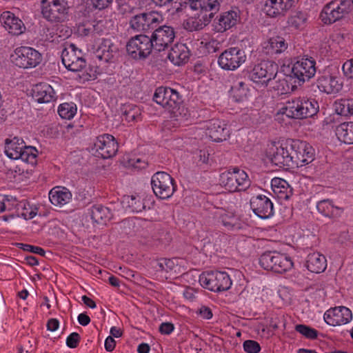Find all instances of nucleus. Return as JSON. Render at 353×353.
<instances>
[{
  "label": "nucleus",
  "mask_w": 353,
  "mask_h": 353,
  "mask_svg": "<svg viewBox=\"0 0 353 353\" xmlns=\"http://www.w3.org/2000/svg\"><path fill=\"white\" fill-rule=\"evenodd\" d=\"M318 88L321 92L334 94L339 92L343 88L341 79L333 76H323L318 79Z\"/></svg>",
  "instance_id": "cd10ccee"
},
{
  "label": "nucleus",
  "mask_w": 353,
  "mask_h": 353,
  "mask_svg": "<svg viewBox=\"0 0 353 353\" xmlns=\"http://www.w3.org/2000/svg\"><path fill=\"white\" fill-rule=\"evenodd\" d=\"M15 203H17L15 197L0 194V213L5 210H12Z\"/></svg>",
  "instance_id": "de8ad7c7"
},
{
  "label": "nucleus",
  "mask_w": 353,
  "mask_h": 353,
  "mask_svg": "<svg viewBox=\"0 0 353 353\" xmlns=\"http://www.w3.org/2000/svg\"><path fill=\"white\" fill-rule=\"evenodd\" d=\"M33 98L38 103H50L56 98L52 87L46 83H41L35 85L33 89Z\"/></svg>",
  "instance_id": "2f4dec72"
},
{
  "label": "nucleus",
  "mask_w": 353,
  "mask_h": 353,
  "mask_svg": "<svg viewBox=\"0 0 353 353\" xmlns=\"http://www.w3.org/2000/svg\"><path fill=\"white\" fill-rule=\"evenodd\" d=\"M246 61L245 52L239 47L225 50L219 57L218 64L224 70L234 71Z\"/></svg>",
  "instance_id": "4468645a"
},
{
  "label": "nucleus",
  "mask_w": 353,
  "mask_h": 353,
  "mask_svg": "<svg viewBox=\"0 0 353 353\" xmlns=\"http://www.w3.org/2000/svg\"><path fill=\"white\" fill-rule=\"evenodd\" d=\"M69 6L66 0H42L41 14L51 23L63 22L68 16Z\"/></svg>",
  "instance_id": "9b49d317"
},
{
  "label": "nucleus",
  "mask_w": 353,
  "mask_h": 353,
  "mask_svg": "<svg viewBox=\"0 0 353 353\" xmlns=\"http://www.w3.org/2000/svg\"><path fill=\"white\" fill-rule=\"evenodd\" d=\"M306 21V14L303 12L299 11L288 17V24L294 29H301L305 26Z\"/></svg>",
  "instance_id": "c03bdc74"
},
{
  "label": "nucleus",
  "mask_w": 353,
  "mask_h": 353,
  "mask_svg": "<svg viewBox=\"0 0 353 353\" xmlns=\"http://www.w3.org/2000/svg\"><path fill=\"white\" fill-rule=\"evenodd\" d=\"M342 71L345 77L353 79V59L347 60L343 64Z\"/></svg>",
  "instance_id": "864d4df0"
},
{
  "label": "nucleus",
  "mask_w": 353,
  "mask_h": 353,
  "mask_svg": "<svg viewBox=\"0 0 353 353\" xmlns=\"http://www.w3.org/2000/svg\"><path fill=\"white\" fill-rule=\"evenodd\" d=\"M163 16L157 12H150L136 15L130 20V26L137 31L152 30L162 23Z\"/></svg>",
  "instance_id": "f3484780"
},
{
  "label": "nucleus",
  "mask_w": 353,
  "mask_h": 353,
  "mask_svg": "<svg viewBox=\"0 0 353 353\" xmlns=\"http://www.w3.org/2000/svg\"><path fill=\"white\" fill-rule=\"evenodd\" d=\"M219 183L222 187L230 192L245 191L251 184L248 174L238 168L221 173Z\"/></svg>",
  "instance_id": "20e7f679"
},
{
  "label": "nucleus",
  "mask_w": 353,
  "mask_h": 353,
  "mask_svg": "<svg viewBox=\"0 0 353 353\" xmlns=\"http://www.w3.org/2000/svg\"><path fill=\"white\" fill-rule=\"evenodd\" d=\"M350 0H332L323 8L320 18L325 24H332L348 17L352 10Z\"/></svg>",
  "instance_id": "39448f33"
},
{
  "label": "nucleus",
  "mask_w": 353,
  "mask_h": 353,
  "mask_svg": "<svg viewBox=\"0 0 353 353\" xmlns=\"http://www.w3.org/2000/svg\"><path fill=\"white\" fill-rule=\"evenodd\" d=\"M117 150V142L112 135L108 134L98 137L92 148L94 154L103 159H108L114 156Z\"/></svg>",
  "instance_id": "6ab92c4d"
},
{
  "label": "nucleus",
  "mask_w": 353,
  "mask_h": 353,
  "mask_svg": "<svg viewBox=\"0 0 353 353\" xmlns=\"http://www.w3.org/2000/svg\"><path fill=\"white\" fill-rule=\"evenodd\" d=\"M129 163L132 167L138 169L145 168L148 165L147 161L141 157H134L131 159H130Z\"/></svg>",
  "instance_id": "6e6d98bb"
},
{
  "label": "nucleus",
  "mask_w": 353,
  "mask_h": 353,
  "mask_svg": "<svg viewBox=\"0 0 353 353\" xmlns=\"http://www.w3.org/2000/svg\"><path fill=\"white\" fill-rule=\"evenodd\" d=\"M214 216L228 229H232L236 224L237 219L234 213L224 209H216L214 212Z\"/></svg>",
  "instance_id": "ea45409f"
},
{
  "label": "nucleus",
  "mask_w": 353,
  "mask_h": 353,
  "mask_svg": "<svg viewBox=\"0 0 353 353\" xmlns=\"http://www.w3.org/2000/svg\"><path fill=\"white\" fill-rule=\"evenodd\" d=\"M90 216L93 221L102 223L110 219L112 213L109 208L101 205H96L92 207Z\"/></svg>",
  "instance_id": "79ce46f5"
},
{
  "label": "nucleus",
  "mask_w": 353,
  "mask_h": 353,
  "mask_svg": "<svg viewBox=\"0 0 353 353\" xmlns=\"http://www.w3.org/2000/svg\"><path fill=\"white\" fill-rule=\"evenodd\" d=\"M113 0H90L92 6L99 10H103L108 8Z\"/></svg>",
  "instance_id": "4d7b16f0"
},
{
  "label": "nucleus",
  "mask_w": 353,
  "mask_h": 353,
  "mask_svg": "<svg viewBox=\"0 0 353 353\" xmlns=\"http://www.w3.org/2000/svg\"><path fill=\"white\" fill-rule=\"evenodd\" d=\"M151 185L154 194L161 199L170 198L176 190L174 180L165 172H157L151 178Z\"/></svg>",
  "instance_id": "ddd939ff"
},
{
  "label": "nucleus",
  "mask_w": 353,
  "mask_h": 353,
  "mask_svg": "<svg viewBox=\"0 0 353 353\" xmlns=\"http://www.w3.org/2000/svg\"><path fill=\"white\" fill-rule=\"evenodd\" d=\"M325 323L331 326H340L347 324L352 319V311L345 306L331 307L323 315Z\"/></svg>",
  "instance_id": "4be33fe9"
},
{
  "label": "nucleus",
  "mask_w": 353,
  "mask_h": 353,
  "mask_svg": "<svg viewBox=\"0 0 353 353\" xmlns=\"http://www.w3.org/2000/svg\"><path fill=\"white\" fill-rule=\"evenodd\" d=\"M338 139L345 144H353V122H344L336 128Z\"/></svg>",
  "instance_id": "58836bf2"
},
{
  "label": "nucleus",
  "mask_w": 353,
  "mask_h": 353,
  "mask_svg": "<svg viewBox=\"0 0 353 353\" xmlns=\"http://www.w3.org/2000/svg\"><path fill=\"white\" fill-rule=\"evenodd\" d=\"M222 0H190V7L201 12L218 10Z\"/></svg>",
  "instance_id": "a19ab883"
},
{
  "label": "nucleus",
  "mask_w": 353,
  "mask_h": 353,
  "mask_svg": "<svg viewBox=\"0 0 353 353\" xmlns=\"http://www.w3.org/2000/svg\"><path fill=\"white\" fill-rule=\"evenodd\" d=\"M239 20V15L234 10L224 12L214 21V29L217 32H223L234 26Z\"/></svg>",
  "instance_id": "bb28decb"
},
{
  "label": "nucleus",
  "mask_w": 353,
  "mask_h": 353,
  "mask_svg": "<svg viewBox=\"0 0 353 353\" xmlns=\"http://www.w3.org/2000/svg\"><path fill=\"white\" fill-rule=\"evenodd\" d=\"M274 89L276 90L281 94H285L290 90L288 82L285 79H280L277 82L276 85L274 86Z\"/></svg>",
  "instance_id": "13d9d810"
},
{
  "label": "nucleus",
  "mask_w": 353,
  "mask_h": 353,
  "mask_svg": "<svg viewBox=\"0 0 353 353\" xmlns=\"http://www.w3.org/2000/svg\"><path fill=\"white\" fill-rule=\"evenodd\" d=\"M271 188L275 196L281 201H288L292 196V188L283 179L277 177L272 179L271 181Z\"/></svg>",
  "instance_id": "c85d7f7f"
},
{
  "label": "nucleus",
  "mask_w": 353,
  "mask_h": 353,
  "mask_svg": "<svg viewBox=\"0 0 353 353\" xmlns=\"http://www.w3.org/2000/svg\"><path fill=\"white\" fill-rule=\"evenodd\" d=\"M78 322L83 326H86L90 323V318L85 313H81L77 317Z\"/></svg>",
  "instance_id": "338daca9"
},
{
  "label": "nucleus",
  "mask_w": 353,
  "mask_h": 353,
  "mask_svg": "<svg viewBox=\"0 0 353 353\" xmlns=\"http://www.w3.org/2000/svg\"><path fill=\"white\" fill-rule=\"evenodd\" d=\"M14 208H16L17 216L26 220L34 218L38 212V208L26 200L20 201L17 200Z\"/></svg>",
  "instance_id": "c9c22d12"
},
{
  "label": "nucleus",
  "mask_w": 353,
  "mask_h": 353,
  "mask_svg": "<svg viewBox=\"0 0 353 353\" xmlns=\"http://www.w3.org/2000/svg\"><path fill=\"white\" fill-rule=\"evenodd\" d=\"M176 266V259H161L156 261L153 264V268L157 272H168L172 270Z\"/></svg>",
  "instance_id": "a18cd8bd"
},
{
  "label": "nucleus",
  "mask_w": 353,
  "mask_h": 353,
  "mask_svg": "<svg viewBox=\"0 0 353 353\" xmlns=\"http://www.w3.org/2000/svg\"><path fill=\"white\" fill-rule=\"evenodd\" d=\"M116 342L112 336L106 338L104 343L105 349L108 352H112L115 348Z\"/></svg>",
  "instance_id": "69168bd1"
},
{
  "label": "nucleus",
  "mask_w": 353,
  "mask_h": 353,
  "mask_svg": "<svg viewBox=\"0 0 353 353\" xmlns=\"http://www.w3.org/2000/svg\"><path fill=\"white\" fill-rule=\"evenodd\" d=\"M199 314L204 319H210L212 317V310L206 306H202L199 310Z\"/></svg>",
  "instance_id": "e2e57ef3"
},
{
  "label": "nucleus",
  "mask_w": 353,
  "mask_h": 353,
  "mask_svg": "<svg viewBox=\"0 0 353 353\" xmlns=\"http://www.w3.org/2000/svg\"><path fill=\"white\" fill-rule=\"evenodd\" d=\"M10 59L15 66L23 69H31L41 63L42 55L32 47L19 46L14 49Z\"/></svg>",
  "instance_id": "0eeeda50"
},
{
  "label": "nucleus",
  "mask_w": 353,
  "mask_h": 353,
  "mask_svg": "<svg viewBox=\"0 0 353 353\" xmlns=\"http://www.w3.org/2000/svg\"><path fill=\"white\" fill-rule=\"evenodd\" d=\"M81 300L85 305H86L88 307L92 309H94L97 307L95 302L85 295L82 296Z\"/></svg>",
  "instance_id": "774afa93"
},
{
  "label": "nucleus",
  "mask_w": 353,
  "mask_h": 353,
  "mask_svg": "<svg viewBox=\"0 0 353 353\" xmlns=\"http://www.w3.org/2000/svg\"><path fill=\"white\" fill-rule=\"evenodd\" d=\"M290 144L293 168L302 167L313 161L314 150L309 143L299 139H290Z\"/></svg>",
  "instance_id": "f8f14e48"
},
{
  "label": "nucleus",
  "mask_w": 353,
  "mask_h": 353,
  "mask_svg": "<svg viewBox=\"0 0 353 353\" xmlns=\"http://www.w3.org/2000/svg\"><path fill=\"white\" fill-rule=\"evenodd\" d=\"M153 99L157 103L171 112L178 108L182 102L179 93L174 89L168 87L157 88Z\"/></svg>",
  "instance_id": "dca6fc26"
},
{
  "label": "nucleus",
  "mask_w": 353,
  "mask_h": 353,
  "mask_svg": "<svg viewBox=\"0 0 353 353\" xmlns=\"http://www.w3.org/2000/svg\"><path fill=\"white\" fill-rule=\"evenodd\" d=\"M4 152L11 159H21L31 165L37 163L38 151L36 148L26 145L23 140L19 137L6 140Z\"/></svg>",
  "instance_id": "7ed1b4c3"
},
{
  "label": "nucleus",
  "mask_w": 353,
  "mask_h": 353,
  "mask_svg": "<svg viewBox=\"0 0 353 353\" xmlns=\"http://www.w3.org/2000/svg\"><path fill=\"white\" fill-rule=\"evenodd\" d=\"M296 332L310 339H315L318 336V331L305 325H297L295 327Z\"/></svg>",
  "instance_id": "09e8293b"
},
{
  "label": "nucleus",
  "mask_w": 353,
  "mask_h": 353,
  "mask_svg": "<svg viewBox=\"0 0 353 353\" xmlns=\"http://www.w3.org/2000/svg\"><path fill=\"white\" fill-rule=\"evenodd\" d=\"M80 342V335L77 332L71 333L66 339V345L70 348H75Z\"/></svg>",
  "instance_id": "5fc2aeb1"
},
{
  "label": "nucleus",
  "mask_w": 353,
  "mask_h": 353,
  "mask_svg": "<svg viewBox=\"0 0 353 353\" xmlns=\"http://www.w3.org/2000/svg\"><path fill=\"white\" fill-rule=\"evenodd\" d=\"M152 48L154 46L151 38L145 34L132 37L126 46L128 54L135 59L147 57L150 54Z\"/></svg>",
  "instance_id": "2eb2a0df"
},
{
  "label": "nucleus",
  "mask_w": 353,
  "mask_h": 353,
  "mask_svg": "<svg viewBox=\"0 0 353 353\" xmlns=\"http://www.w3.org/2000/svg\"><path fill=\"white\" fill-rule=\"evenodd\" d=\"M117 52V48L110 39H103L100 43L97 51L96 57L101 61L109 62L112 60Z\"/></svg>",
  "instance_id": "473e14b6"
},
{
  "label": "nucleus",
  "mask_w": 353,
  "mask_h": 353,
  "mask_svg": "<svg viewBox=\"0 0 353 353\" xmlns=\"http://www.w3.org/2000/svg\"><path fill=\"white\" fill-rule=\"evenodd\" d=\"M103 21H93L92 23L88 24L86 28L85 26L79 28V31H81L85 35H88L91 33L99 34L103 32Z\"/></svg>",
  "instance_id": "49530a36"
},
{
  "label": "nucleus",
  "mask_w": 353,
  "mask_h": 353,
  "mask_svg": "<svg viewBox=\"0 0 353 353\" xmlns=\"http://www.w3.org/2000/svg\"><path fill=\"white\" fill-rule=\"evenodd\" d=\"M230 97L236 102L244 101L250 96V90L248 85L243 81L235 82L231 87Z\"/></svg>",
  "instance_id": "e433bc0d"
},
{
  "label": "nucleus",
  "mask_w": 353,
  "mask_h": 353,
  "mask_svg": "<svg viewBox=\"0 0 353 353\" xmlns=\"http://www.w3.org/2000/svg\"><path fill=\"white\" fill-rule=\"evenodd\" d=\"M299 0H266L264 5V12L271 18L285 17L296 6Z\"/></svg>",
  "instance_id": "aec40b11"
},
{
  "label": "nucleus",
  "mask_w": 353,
  "mask_h": 353,
  "mask_svg": "<svg viewBox=\"0 0 353 353\" xmlns=\"http://www.w3.org/2000/svg\"><path fill=\"white\" fill-rule=\"evenodd\" d=\"M306 267L311 272L321 273L327 268L326 258L319 252L310 253L307 257Z\"/></svg>",
  "instance_id": "72a5a7b5"
},
{
  "label": "nucleus",
  "mask_w": 353,
  "mask_h": 353,
  "mask_svg": "<svg viewBox=\"0 0 353 353\" xmlns=\"http://www.w3.org/2000/svg\"><path fill=\"white\" fill-rule=\"evenodd\" d=\"M47 330L50 332H54L58 330L59 327V321L57 319H50L47 322Z\"/></svg>",
  "instance_id": "0e129e2a"
},
{
  "label": "nucleus",
  "mask_w": 353,
  "mask_h": 353,
  "mask_svg": "<svg viewBox=\"0 0 353 353\" xmlns=\"http://www.w3.org/2000/svg\"><path fill=\"white\" fill-rule=\"evenodd\" d=\"M201 43H204L202 41ZM219 42L214 39H210L208 41L205 42V46L209 52H214L219 48Z\"/></svg>",
  "instance_id": "bf43d9fd"
},
{
  "label": "nucleus",
  "mask_w": 353,
  "mask_h": 353,
  "mask_svg": "<svg viewBox=\"0 0 353 353\" xmlns=\"http://www.w3.org/2000/svg\"><path fill=\"white\" fill-rule=\"evenodd\" d=\"M316 72V61L312 57L302 58L296 61L292 68V76L299 83L309 81L315 75Z\"/></svg>",
  "instance_id": "a211bd4d"
},
{
  "label": "nucleus",
  "mask_w": 353,
  "mask_h": 353,
  "mask_svg": "<svg viewBox=\"0 0 353 353\" xmlns=\"http://www.w3.org/2000/svg\"><path fill=\"white\" fill-rule=\"evenodd\" d=\"M201 25L200 22L193 17L188 18L183 23L184 28L190 32L197 30L199 29Z\"/></svg>",
  "instance_id": "603ef678"
},
{
  "label": "nucleus",
  "mask_w": 353,
  "mask_h": 353,
  "mask_svg": "<svg viewBox=\"0 0 353 353\" xmlns=\"http://www.w3.org/2000/svg\"><path fill=\"white\" fill-rule=\"evenodd\" d=\"M174 330V325L171 323H163L159 327V331L163 334H170Z\"/></svg>",
  "instance_id": "680f3d73"
},
{
  "label": "nucleus",
  "mask_w": 353,
  "mask_h": 353,
  "mask_svg": "<svg viewBox=\"0 0 353 353\" xmlns=\"http://www.w3.org/2000/svg\"><path fill=\"white\" fill-rule=\"evenodd\" d=\"M243 349L248 353H259L261 350V347L258 342L248 340L243 343Z\"/></svg>",
  "instance_id": "3c124183"
},
{
  "label": "nucleus",
  "mask_w": 353,
  "mask_h": 353,
  "mask_svg": "<svg viewBox=\"0 0 353 353\" xmlns=\"http://www.w3.org/2000/svg\"><path fill=\"white\" fill-rule=\"evenodd\" d=\"M174 37L175 32L173 28L163 26L157 28L150 38L152 41L154 48L158 51H161L173 41Z\"/></svg>",
  "instance_id": "b1692460"
},
{
  "label": "nucleus",
  "mask_w": 353,
  "mask_h": 353,
  "mask_svg": "<svg viewBox=\"0 0 353 353\" xmlns=\"http://www.w3.org/2000/svg\"><path fill=\"white\" fill-rule=\"evenodd\" d=\"M77 108L75 103H63L58 107V113L59 116L64 119L70 120L77 114Z\"/></svg>",
  "instance_id": "37998d69"
},
{
  "label": "nucleus",
  "mask_w": 353,
  "mask_h": 353,
  "mask_svg": "<svg viewBox=\"0 0 353 353\" xmlns=\"http://www.w3.org/2000/svg\"><path fill=\"white\" fill-rule=\"evenodd\" d=\"M61 60L68 70L79 72L80 82L88 81L97 77L96 70L90 65L87 66L82 50L74 44L71 43L63 49Z\"/></svg>",
  "instance_id": "f257e3e1"
},
{
  "label": "nucleus",
  "mask_w": 353,
  "mask_h": 353,
  "mask_svg": "<svg viewBox=\"0 0 353 353\" xmlns=\"http://www.w3.org/2000/svg\"><path fill=\"white\" fill-rule=\"evenodd\" d=\"M72 194L70 191L61 186L53 188L49 192V199L52 205L62 207L72 200Z\"/></svg>",
  "instance_id": "7c9ffc66"
},
{
  "label": "nucleus",
  "mask_w": 353,
  "mask_h": 353,
  "mask_svg": "<svg viewBox=\"0 0 353 353\" xmlns=\"http://www.w3.org/2000/svg\"><path fill=\"white\" fill-rule=\"evenodd\" d=\"M190 57V52L184 43H176L170 49L168 57L175 65H181L185 63Z\"/></svg>",
  "instance_id": "c756f323"
},
{
  "label": "nucleus",
  "mask_w": 353,
  "mask_h": 353,
  "mask_svg": "<svg viewBox=\"0 0 353 353\" xmlns=\"http://www.w3.org/2000/svg\"><path fill=\"white\" fill-rule=\"evenodd\" d=\"M288 47L285 39L279 35L271 37L261 43L263 53L269 56L280 54L284 52Z\"/></svg>",
  "instance_id": "a878e982"
},
{
  "label": "nucleus",
  "mask_w": 353,
  "mask_h": 353,
  "mask_svg": "<svg viewBox=\"0 0 353 353\" xmlns=\"http://www.w3.org/2000/svg\"><path fill=\"white\" fill-rule=\"evenodd\" d=\"M250 208L253 212L262 219H269L274 214L272 201L263 194L252 196L250 199Z\"/></svg>",
  "instance_id": "5701e85b"
},
{
  "label": "nucleus",
  "mask_w": 353,
  "mask_h": 353,
  "mask_svg": "<svg viewBox=\"0 0 353 353\" xmlns=\"http://www.w3.org/2000/svg\"><path fill=\"white\" fill-rule=\"evenodd\" d=\"M0 21L10 34L18 36L26 30V26L21 19L10 11L3 12L1 14Z\"/></svg>",
  "instance_id": "393cba45"
},
{
  "label": "nucleus",
  "mask_w": 353,
  "mask_h": 353,
  "mask_svg": "<svg viewBox=\"0 0 353 353\" xmlns=\"http://www.w3.org/2000/svg\"><path fill=\"white\" fill-rule=\"evenodd\" d=\"M278 72V66L272 61H263L254 65L250 72V80L259 88H265L274 79Z\"/></svg>",
  "instance_id": "9d476101"
},
{
  "label": "nucleus",
  "mask_w": 353,
  "mask_h": 353,
  "mask_svg": "<svg viewBox=\"0 0 353 353\" xmlns=\"http://www.w3.org/2000/svg\"><path fill=\"white\" fill-rule=\"evenodd\" d=\"M199 281L202 287L214 292L226 291L232 285L230 275L220 271L203 272L199 276Z\"/></svg>",
  "instance_id": "1a4fd4ad"
},
{
  "label": "nucleus",
  "mask_w": 353,
  "mask_h": 353,
  "mask_svg": "<svg viewBox=\"0 0 353 353\" xmlns=\"http://www.w3.org/2000/svg\"><path fill=\"white\" fill-rule=\"evenodd\" d=\"M22 246L24 250L30 251L32 253H36L41 256H43L45 254V251L43 250V249H42L40 247L30 245L28 244H22Z\"/></svg>",
  "instance_id": "052dcab7"
},
{
  "label": "nucleus",
  "mask_w": 353,
  "mask_h": 353,
  "mask_svg": "<svg viewBox=\"0 0 353 353\" xmlns=\"http://www.w3.org/2000/svg\"><path fill=\"white\" fill-rule=\"evenodd\" d=\"M202 128L205 130V133L215 142H221L226 140L230 136V130L224 121L213 119L204 121Z\"/></svg>",
  "instance_id": "412c9836"
},
{
  "label": "nucleus",
  "mask_w": 353,
  "mask_h": 353,
  "mask_svg": "<svg viewBox=\"0 0 353 353\" xmlns=\"http://www.w3.org/2000/svg\"><path fill=\"white\" fill-rule=\"evenodd\" d=\"M127 202L132 212H140L145 209V203L139 199L134 196H128Z\"/></svg>",
  "instance_id": "8fccbe9b"
},
{
  "label": "nucleus",
  "mask_w": 353,
  "mask_h": 353,
  "mask_svg": "<svg viewBox=\"0 0 353 353\" xmlns=\"http://www.w3.org/2000/svg\"><path fill=\"white\" fill-rule=\"evenodd\" d=\"M290 139L282 143H271L266 150V157L270 161L279 168H293Z\"/></svg>",
  "instance_id": "423d86ee"
},
{
  "label": "nucleus",
  "mask_w": 353,
  "mask_h": 353,
  "mask_svg": "<svg viewBox=\"0 0 353 353\" xmlns=\"http://www.w3.org/2000/svg\"><path fill=\"white\" fill-rule=\"evenodd\" d=\"M259 263L263 269L279 274L285 273L293 267L290 256L276 252L263 253L259 259Z\"/></svg>",
  "instance_id": "6e6552de"
},
{
  "label": "nucleus",
  "mask_w": 353,
  "mask_h": 353,
  "mask_svg": "<svg viewBox=\"0 0 353 353\" xmlns=\"http://www.w3.org/2000/svg\"><path fill=\"white\" fill-rule=\"evenodd\" d=\"M318 212L325 217L337 218L341 216L343 209L334 204L330 199H323L316 203Z\"/></svg>",
  "instance_id": "f704fd0d"
},
{
  "label": "nucleus",
  "mask_w": 353,
  "mask_h": 353,
  "mask_svg": "<svg viewBox=\"0 0 353 353\" xmlns=\"http://www.w3.org/2000/svg\"><path fill=\"white\" fill-rule=\"evenodd\" d=\"M319 108V103L314 99L295 97L286 101L278 114H285L290 119H303L316 114Z\"/></svg>",
  "instance_id": "f03ea898"
},
{
  "label": "nucleus",
  "mask_w": 353,
  "mask_h": 353,
  "mask_svg": "<svg viewBox=\"0 0 353 353\" xmlns=\"http://www.w3.org/2000/svg\"><path fill=\"white\" fill-rule=\"evenodd\" d=\"M121 114L123 120L128 123H135L141 119V110L137 105L125 103L121 108Z\"/></svg>",
  "instance_id": "4c0bfd02"
}]
</instances>
